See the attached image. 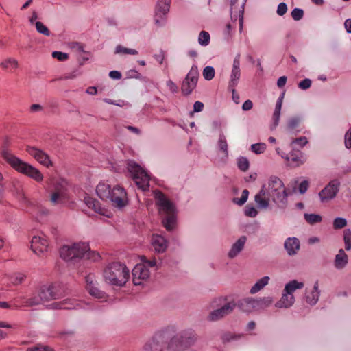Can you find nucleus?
<instances>
[{
  "label": "nucleus",
  "instance_id": "f257e3e1",
  "mask_svg": "<svg viewBox=\"0 0 351 351\" xmlns=\"http://www.w3.org/2000/svg\"><path fill=\"white\" fill-rule=\"evenodd\" d=\"M287 196L283 182L276 176H271L267 186L263 185L259 193L255 195L254 200L259 208H267L270 198L278 207L284 208L287 204Z\"/></svg>",
  "mask_w": 351,
  "mask_h": 351
},
{
  "label": "nucleus",
  "instance_id": "f03ea898",
  "mask_svg": "<svg viewBox=\"0 0 351 351\" xmlns=\"http://www.w3.org/2000/svg\"><path fill=\"white\" fill-rule=\"evenodd\" d=\"M60 257L66 262L75 264L85 258L97 261L100 258L99 254L90 250L86 243H77L71 245H64L60 250Z\"/></svg>",
  "mask_w": 351,
  "mask_h": 351
},
{
  "label": "nucleus",
  "instance_id": "7ed1b4c3",
  "mask_svg": "<svg viewBox=\"0 0 351 351\" xmlns=\"http://www.w3.org/2000/svg\"><path fill=\"white\" fill-rule=\"evenodd\" d=\"M130 277V270L125 264L112 263L104 271V278L108 284L124 286Z\"/></svg>",
  "mask_w": 351,
  "mask_h": 351
},
{
  "label": "nucleus",
  "instance_id": "20e7f679",
  "mask_svg": "<svg viewBox=\"0 0 351 351\" xmlns=\"http://www.w3.org/2000/svg\"><path fill=\"white\" fill-rule=\"evenodd\" d=\"M155 199L160 212L166 215L162 219L163 226L168 231L172 230L175 227L176 219L173 204L159 191L155 192Z\"/></svg>",
  "mask_w": 351,
  "mask_h": 351
},
{
  "label": "nucleus",
  "instance_id": "39448f33",
  "mask_svg": "<svg viewBox=\"0 0 351 351\" xmlns=\"http://www.w3.org/2000/svg\"><path fill=\"white\" fill-rule=\"evenodd\" d=\"M2 154L4 159L19 172L28 176L37 182L43 180L42 173L33 166L23 162L8 151H3Z\"/></svg>",
  "mask_w": 351,
  "mask_h": 351
},
{
  "label": "nucleus",
  "instance_id": "423d86ee",
  "mask_svg": "<svg viewBox=\"0 0 351 351\" xmlns=\"http://www.w3.org/2000/svg\"><path fill=\"white\" fill-rule=\"evenodd\" d=\"M197 341V335L192 330L182 331L173 336L167 343L170 351H185L193 346Z\"/></svg>",
  "mask_w": 351,
  "mask_h": 351
},
{
  "label": "nucleus",
  "instance_id": "0eeeda50",
  "mask_svg": "<svg viewBox=\"0 0 351 351\" xmlns=\"http://www.w3.org/2000/svg\"><path fill=\"white\" fill-rule=\"evenodd\" d=\"M127 169L138 187L143 191H148L149 176L147 172L134 160H128Z\"/></svg>",
  "mask_w": 351,
  "mask_h": 351
},
{
  "label": "nucleus",
  "instance_id": "6e6552de",
  "mask_svg": "<svg viewBox=\"0 0 351 351\" xmlns=\"http://www.w3.org/2000/svg\"><path fill=\"white\" fill-rule=\"evenodd\" d=\"M167 339L165 332H156L144 344L143 351H163L167 346Z\"/></svg>",
  "mask_w": 351,
  "mask_h": 351
},
{
  "label": "nucleus",
  "instance_id": "1a4fd4ad",
  "mask_svg": "<svg viewBox=\"0 0 351 351\" xmlns=\"http://www.w3.org/2000/svg\"><path fill=\"white\" fill-rule=\"evenodd\" d=\"M198 76L197 66L195 65L192 66L181 86V91L183 95L189 96L192 93L197 86Z\"/></svg>",
  "mask_w": 351,
  "mask_h": 351
},
{
  "label": "nucleus",
  "instance_id": "9d476101",
  "mask_svg": "<svg viewBox=\"0 0 351 351\" xmlns=\"http://www.w3.org/2000/svg\"><path fill=\"white\" fill-rule=\"evenodd\" d=\"M226 300L223 298H219V301L221 305L218 308L212 311L208 317V319L212 322L218 321L226 316L231 314L235 308L237 304L234 301H230L222 304L221 302Z\"/></svg>",
  "mask_w": 351,
  "mask_h": 351
},
{
  "label": "nucleus",
  "instance_id": "9b49d317",
  "mask_svg": "<svg viewBox=\"0 0 351 351\" xmlns=\"http://www.w3.org/2000/svg\"><path fill=\"white\" fill-rule=\"evenodd\" d=\"M171 0H158L155 8V23L162 27L166 21V15L169 11Z\"/></svg>",
  "mask_w": 351,
  "mask_h": 351
},
{
  "label": "nucleus",
  "instance_id": "f8f14e48",
  "mask_svg": "<svg viewBox=\"0 0 351 351\" xmlns=\"http://www.w3.org/2000/svg\"><path fill=\"white\" fill-rule=\"evenodd\" d=\"M340 183L337 180L330 182L319 193V197L322 202H327L334 199L339 189Z\"/></svg>",
  "mask_w": 351,
  "mask_h": 351
},
{
  "label": "nucleus",
  "instance_id": "ddd939ff",
  "mask_svg": "<svg viewBox=\"0 0 351 351\" xmlns=\"http://www.w3.org/2000/svg\"><path fill=\"white\" fill-rule=\"evenodd\" d=\"M66 182L62 180L60 182L56 184L54 187V192L52 193L50 198V201L52 204H63L67 199L66 193Z\"/></svg>",
  "mask_w": 351,
  "mask_h": 351
},
{
  "label": "nucleus",
  "instance_id": "4468645a",
  "mask_svg": "<svg viewBox=\"0 0 351 351\" xmlns=\"http://www.w3.org/2000/svg\"><path fill=\"white\" fill-rule=\"evenodd\" d=\"M110 195V201H111L115 206L123 208L127 204V194L123 187L120 186H114L111 190Z\"/></svg>",
  "mask_w": 351,
  "mask_h": 351
},
{
  "label": "nucleus",
  "instance_id": "2eb2a0df",
  "mask_svg": "<svg viewBox=\"0 0 351 351\" xmlns=\"http://www.w3.org/2000/svg\"><path fill=\"white\" fill-rule=\"evenodd\" d=\"M132 281L135 285H141L143 280H147L150 275L149 270L144 264H137L132 269Z\"/></svg>",
  "mask_w": 351,
  "mask_h": 351
},
{
  "label": "nucleus",
  "instance_id": "dca6fc26",
  "mask_svg": "<svg viewBox=\"0 0 351 351\" xmlns=\"http://www.w3.org/2000/svg\"><path fill=\"white\" fill-rule=\"evenodd\" d=\"M49 246L48 241L46 236L43 234L41 235L34 236L32 239L31 248L36 254L40 255L47 252Z\"/></svg>",
  "mask_w": 351,
  "mask_h": 351
},
{
  "label": "nucleus",
  "instance_id": "f3484780",
  "mask_svg": "<svg viewBox=\"0 0 351 351\" xmlns=\"http://www.w3.org/2000/svg\"><path fill=\"white\" fill-rule=\"evenodd\" d=\"M27 153L34 157L39 163L49 167L52 165L49 156L43 150L34 147L27 146L26 148Z\"/></svg>",
  "mask_w": 351,
  "mask_h": 351
},
{
  "label": "nucleus",
  "instance_id": "a211bd4d",
  "mask_svg": "<svg viewBox=\"0 0 351 351\" xmlns=\"http://www.w3.org/2000/svg\"><path fill=\"white\" fill-rule=\"evenodd\" d=\"M86 290L93 297L99 299L105 298V293L98 289L97 282L95 281V276L88 274L86 276Z\"/></svg>",
  "mask_w": 351,
  "mask_h": 351
},
{
  "label": "nucleus",
  "instance_id": "6ab92c4d",
  "mask_svg": "<svg viewBox=\"0 0 351 351\" xmlns=\"http://www.w3.org/2000/svg\"><path fill=\"white\" fill-rule=\"evenodd\" d=\"M241 77V69H240V55L237 54L232 64V69L230 76V81L228 83L229 87H236L239 83V80Z\"/></svg>",
  "mask_w": 351,
  "mask_h": 351
},
{
  "label": "nucleus",
  "instance_id": "aec40b11",
  "mask_svg": "<svg viewBox=\"0 0 351 351\" xmlns=\"http://www.w3.org/2000/svg\"><path fill=\"white\" fill-rule=\"evenodd\" d=\"M281 156L282 158H285L289 162V165L292 167H299L306 161V158L299 151L292 152L285 156L281 154Z\"/></svg>",
  "mask_w": 351,
  "mask_h": 351
},
{
  "label": "nucleus",
  "instance_id": "412c9836",
  "mask_svg": "<svg viewBox=\"0 0 351 351\" xmlns=\"http://www.w3.org/2000/svg\"><path fill=\"white\" fill-rule=\"evenodd\" d=\"M284 247L289 256H294L300 248V242L296 237H289L284 243Z\"/></svg>",
  "mask_w": 351,
  "mask_h": 351
},
{
  "label": "nucleus",
  "instance_id": "4be33fe9",
  "mask_svg": "<svg viewBox=\"0 0 351 351\" xmlns=\"http://www.w3.org/2000/svg\"><path fill=\"white\" fill-rule=\"evenodd\" d=\"M240 310L243 312H252L258 309L256 306V299L253 298H245L238 301L237 304Z\"/></svg>",
  "mask_w": 351,
  "mask_h": 351
},
{
  "label": "nucleus",
  "instance_id": "5701e85b",
  "mask_svg": "<svg viewBox=\"0 0 351 351\" xmlns=\"http://www.w3.org/2000/svg\"><path fill=\"white\" fill-rule=\"evenodd\" d=\"M84 201L86 205L88 208H92L95 213L108 217H110V215L106 213V210L104 208H101L100 203L97 199L90 196H85Z\"/></svg>",
  "mask_w": 351,
  "mask_h": 351
},
{
  "label": "nucleus",
  "instance_id": "b1692460",
  "mask_svg": "<svg viewBox=\"0 0 351 351\" xmlns=\"http://www.w3.org/2000/svg\"><path fill=\"white\" fill-rule=\"evenodd\" d=\"M38 291L42 297L43 302L58 298L57 293L54 291L53 286H42Z\"/></svg>",
  "mask_w": 351,
  "mask_h": 351
},
{
  "label": "nucleus",
  "instance_id": "393cba45",
  "mask_svg": "<svg viewBox=\"0 0 351 351\" xmlns=\"http://www.w3.org/2000/svg\"><path fill=\"white\" fill-rule=\"evenodd\" d=\"M247 241L245 236H241L239 239L233 243L230 250L228 256L230 258H235L244 248L245 244Z\"/></svg>",
  "mask_w": 351,
  "mask_h": 351
},
{
  "label": "nucleus",
  "instance_id": "a878e982",
  "mask_svg": "<svg viewBox=\"0 0 351 351\" xmlns=\"http://www.w3.org/2000/svg\"><path fill=\"white\" fill-rule=\"evenodd\" d=\"M111 190L110 184L101 182L97 186L96 193L101 199L110 200Z\"/></svg>",
  "mask_w": 351,
  "mask_h": 351
},
{
  "label": "nucleus",
  "instance_id": "bb28decb",
  "mask_svg": "<svg viewBox=\"0 0 351 351\" xmlns=\"http://www.w3.org/2000/svg\"><path fill=\"white\" fill-rule=\"evenodd\" d=\"M284 96H285V92L282 93L281 95L277 99L276 106H275V110H274L273 117H272L273 123L271 126V130H274L278 125L280 118V111H281V108H282V105Z\"/></svg>",
  "mask_w": 351,
  "mask_h": 351
},
{
  "label": "nucleus",
  "instance_id": "cd10ccee",
  "mask_svg": "<svg viewBox=\"0 0 351 351\" xmlns=\"http://www.w3.org/2000/svg\"><path fill=\"white\" fill-rule=\"evenodd\" d=\"M152 244L156 252L160 253L165 251L167 247V240L160 235H153Z\"/></svg>",
  "mask_w": 351,
  "mask_h": 351
},
{
  "label": "nucleus",
  "instance_id": "c85d7f7f",
  "mask_svg": "<svg viewBox=\"0 0 351 351\" xmlns=\"http://www.w3.org/2000/svg\"><path fill=\"white\" fill-rule=\"evenodd\" d=\"M294 302L295 298L293 295H290L283 291L280 300L276 303V306L279 308H288L294 304Z\"/></svg>",
  "mask_w": 351,
  "mask_h": 351
},
{
  "label": "nucleus",
  "instance_id": "c756f323",
  "mask_svg": "<svg viewBox=\"0 0 351 351\" xmlns=\"http://www.w3.org/2000/svg\"><path fill=\"white\" fill-rule=\"evenodd\" d=\"M348 262V255L345 253L343 249H340L339 250V253L335 258L334 265L335 268L337 269H342L347 265Z\"/></svg>",
  "mask_w": 351,
  "mask_h": 351
},
{
  "label": "nucleus",
  "instance_id": "7c9ffc66",
  "mask_svg": "<svg viewBox=\"0 0 351 351\" xmlns=\"http://www.w3.org/2000/svg\"><path fill=\"white\" fill-rule=\"evenodd\" d=\"M43 302V301L38 290L34 292L29 298H23L22 302L23 306L27 307L39 305Z\"/></svg>",
  "mask_w": 351,
  "mask_h": 351
},
{
  "label": "nucleus",
  "instance_id": "2f4dec72",
  "mask_svg": "<svg viewBox=\"0 0 351 351\" xmlns=\"http://www.w3.org/2000/svg\"><path fill=\"white\" fill-rule=\"evenodd\" d=\"M79 305L78 302L72 300H64L60 302H56L51 304L53 308L57 309H74Z\"/></svg>",
  "mask_w": 351,
  "mask_h": 351
},
{
  "label": "nucleus",
  "instance_id": "473e14b6",
  "mask_svg": "<svg viewBox=\"0 0 351 351\" xmlns=\"http://www.w3.org/2000/svg\"><path fill=\"white\" fill-rule=\"evenodd\" d=\"M319 297V284L318 281L315 282L313 286V289L309 295H307L306 297V301L308 304L311 305H315Z\"/></svg>",
  "mask_w": 351,
  "mask_h": 351
},
{
  "label": "nucleus",
  "instance_id": "72a5a7b5",
  "mask_svg": "<svg viewBox=\"0 0 351 351\" xmlns=\"http://www.w3.org/2000/svg\"><path fill=\"white\" fill-rule=\"evenodd\" d=\"M304 283L302 282H298L296 280H293L288 283L286 284L283 291L285 293L293 295V293L296 289H300L304 287Z\"/></svg>",
  "mask_w": 351,
  "mask_h": 351
},
{
  "label": "nucleus",
  "instance_id": "f704fd0d",
  "mask_svg": "<svg viewBox=\"0 0 351 351\" xmlns=\"http://www.w3.org/2000/svg\"><path fill=\"white\" fill-rule=\"evenodd\" d=\"M269 279L270 278L269 276H264L261 279L258 280L256 282L250 289V293L251 294H255L259 291H261L269 283Z\"/></svg>",
  "mask_w": 351,
  "mask_h": 351
},
{
  "label": "nucleus",
  "instance_id": "c9c22d12",
  "mask_svg": "<svg viewBox=\"0 0 351 351\" xmlns=\"http://www.w3.org/2000/svg\"><path fill=\"white\" fill-rule=\"evenodd\" d=\"M217 145L220 151H221L226 156V157L228 156V143L226 141V136L223 132H220L219 135V139L217 141Z\"/></svg>",
  "mask_w": 351,
  "mask_h": 351
},
{
  "label": "nucleus",
  "instance_id": "e433bc0d",
  "mask_svg": "<svg viewBox=\"0 0 351 351\" xmlns=\"http://www.w3.org/2000/svg\"><path fill=\"white\" fill-rule=\"evenodd\" d=\"M241 337V335H237L230 332H224L221 335V339L223 343L237 341Z\"/></svg>",
  "mask_w": 351,
  "mask_h": 351
},
{
  "label": "nucleus",
  "instance_id": "4c0bfd02",
  "mask_svg": "<svg viewBox=\"0 0 351 351\" xmlns=\"http://www.w3.org/2000/svg\"><path fill=\"white\" fill-rule=\"evenodd\" d=\"M301 119L298 117H291L287 124V130L289 132H293L299 126Z\"/></svg>",
  "mask_w": 351,
  "mask_h": 351
},
{
  "label": "nucleus",
  "instance_id": "58836bf2",
  "mask_svg": "<svg viewBox=\"0 0 351 351\" xmlns=\"http://www.w3.org/2000/svg\"><path fill=\"white\" fill-rule=\"evenodd\" d=\"M1 66L3 69H7L10 66L13 69H17L19 67V62L15 58H6L5 60H4L1 63Z\"/></svg>",
  "mask_w": 351,
  "mask_h": 351
},
{
  "label": "nucleus",
  "instance_id": "ea45409f",
  "mask_svg": "<svg viewBox=\"0 0 351 351\" xmlns=\"http://www.w3.org/2000/svg\"><path fill=\"white\" fill-rule=\"evenodd\" d=\"M304 217V219L306 221V222L311 225H313L315 223H319L322 220V216L319 215H317V214L305 213Z\"/></svg>",
  "mask_w": 351,
  "mask_h": 351
},
{
  "label": "nucleus",
  "instance_id": "a19ab883",
  "mask_svg": "<svg viewBox=\"0 0 351 351\" xmlns=\"http://www.w3.org/2000/svg\"><path fill=\"white\" fill-rule=\"evenodd\" d=\"M273 300L270 297H263L256 299V306L258 309L263 308L271 304Z\"/></svg>",
  "mask_w": 351,
  "mask_h": 351
},
{
  "label": "nucleus",
  "instance_id": "79ce46f5",
  "mask_svg": "<svg viewBox=\"0 0 351 351\" xmlns=\"http://www.w3.org/2000/svg\"><path fill=\"white\" fill-rule=\"evenodd\" d=\"M210 34L206 31L200 32L198 37V43L202 46H207L210 43Z\"/></svg>",
  "mask_w": 351,
  "mask_h": 351
},
{
  "label": "nucleus",
  "instance_id": "37998d69",
  "mask_svg": "<svg viewBox=\"0 0 351 351\" xmlns=\"http://www.w3.org/2000/svg\"><path fill=\"white\" fill-rule=\"evenodd\" d=\"M237 166L241 171H246L249 169V160L245 157L240 156L237 158Z\"/></svg>",
  "mask_w": 351,
  "mask_h": 351
},
{
  "label": "nucleus",
  "instance_id": "c03bdc74",
  "mask_svg": "<svg viewBox=\"0 0 351 351\" xmlns=\"http://www.w3.org/2000/svg\"><path fill=\"white\" fill-rule=\"evenodd\" d=\"M35 27H36V31L38 33L43 34L46 36H50L51 32H50L49 29L42 22H40V21L35 22Z\"/></svg>",
  "mask_w": 351,
  "mask_h": 351
},
{
  "label": "nucleus",
  "instance_id": "a18cd8bd",
  "mask_svg": "<svg viewBox=\"0 0 351 351\" xmlns=\"http://www.w3.org/2000/svg\"><path fill=\"white\" fill-rule=\"evenodd\" d=\"M249 195V191L247 189H244L242 191L241 197L240 198L234 197L232 199V202L239 205L242 206L243 205L247 200Z\"/></svg>",
  "mask_w": 351,
  "mask_h": 351
},
{
  "label": "nucleus",
  "instance_id": "49530a36",
  "mask_svg": "<svg viewBox=\"0 0 351 351\" xmlns=\"http://www.w3.org/2000/svg\"><path fill=\"white\" fill-rule=\"evenodd\" d=\"M115 53L136 55L138 51L136 49L126 48L119 45L115 48Z\"/></svg>",
  "mask_w": 351,
  "mask_h": 351
},
{
  "label": "nucleus",
  "instance_id": "de8ad7c7",
  "mask_svg": "<svg viewBox=\"0 0 351 351\" xmlns=\"http://www.w3.org/2000/svg\"><path fill=\"white\" fill-rule=\"evenodd\" d=\"M250 149L252 152L256 154H262L266 149V144L264 143L252 144L250 147Z\"/></svg>",
  "mask_w": 351,
  "mask_h": 351
},
{
  "label": "nucleus",
  "instance_id": "09e8293b",
  "mask_svg": "<svg viewBox=\"0 0 351 351\" xmlns=\"http://www.w3.org/2000/svg\"><path fill=\"white\" fill-rule=\"evenodd\" d=\"M343 241L346 250H350L351 249V230L350 229H346L343 231Z\"/></svg>",
  "mask_w": 351,
  "mask_h": 351
},
{
  "label": "nucleus",
  "instance_id": "8fccbe9b",
  "mask_svg": "<svg viewBox=\"0 0 351 351\" xmlns=\"http://www.w3.org/2000/svg\"><path fill=\"white\" fill-rule=\"evenodd\" d=\"M215 69L213 66H207L204 69L203 76L206 80H211L215 77Z\"/></svg>",
  "mask_w": 351,
  "mask_h": 351
},
{
  "label": "nucleus",
  "instance_id": "3c124183",
  "mask_svg": "<svg viewBox=\"0 0 351 351\" xmlns=\"http://www.w3.org/2000/svg\"><path fill=\"white\" fill-rule=\"evenodd\" d=\"M347 225V221L345 218L337 217L333 221V228L336 230L344 228Z\"/></svg>",
  "mask_w": 351,
  "mask_h": 351
},
{
  "label": "nucleus",
  "instance_id": "603ef678",
  "mask_svg": "<svg viewBox=\"0 0 351 351\" xmlns=\"http://www.w3.org/2000/svg\"><path fill=\"white\" fill-rule=\"evenodd\" d=\"M25 276L21 273L14 274L10 278V282L14 285L21 284L25 279Z\"/></svg>",
  "mask_w": 351,
  "mask_h": 351
},
{
  "label": "nucleus",
  "instance_id": "864d4df0",
  "mask_svg": "<svg viewBox=\"0 0 351 351\" xmlns=\"http://www.w3.org/2000/svg\"><path fill=\"white\" fill-rule=\"evenodd\" d=\"M292 18L295 21H300L304 16V11L300 8H294L291 13Z\"/></svg>",
  "mask_w": 351,
  "mask_h": 351
},
{
  "label": "nucleus",
  "instance_id": "5fc2aeb1",
  "mask_svg": "<svg viewBox=\"0 0 351 351\" xmlns=\"http://www.w3.org/2000/svg\"><path fill=\"white\" fill-rule=\"evenodd\" d=\"M27 351H53V349L47 346L38 345L27 348Z\"/></svg>",
  "mask_w": 351,
  "mask_h": 351
},
{
  "label": "nucleus",
  "instance_id": "6e6d98bb",
  "mask_svg": "<svg viewBox=\"0 0 351 351\" xmlns=\"http://www.w3.org/2000/svg\"><path fill=\"white\" fill-rule=\"evenodd\" d=\"M245 215L247 217H255L258 215V211L254 206H247L245 208Z\"/></svg>",
  "mask_w": 351,
  "mask_h": 351
},
{
  "label": "nucleus",
  "instance_id": "4d7b16f0",
  "mask_svg": "<svg viewBox=\"0 0 351 351\" xmlns=\"http://www.w3.org/2000/svg\"><path fill=\"white\" fill-rule=\"evenodd\" d=\"M52 57L57 58L60 61H65L69 58V55L60 51H53L52 53Z\"/></svg>",
  "mask_w": 351,
  "mask_h": 351
},
{
  "label": "nucleus",
  "instance_id": "13d9d810",
  "mask_svg": "<svg viewBox=\"0 0 351 351\" xmlns=\"http://www.w3.org/2000/svg\"><path fill=\"white\" fill-rule=\"evenodd\" d=\"M312 82L308 78H305L298 83V88L302 90H306L309 88L311 86Z\"/></svg>",
  "mask_w": 351,
  "mask_h": 351
},
{
  "label": "nucleus",
  "instance_id": "bf43d9fd",
  "mask_svg": "<svg viewBox=\"0 0 351 351\" xmlns=\"http://www.w3.org/2000/svg\"><path fill=\"white\" fill-rule=\"evenodd\" d=\"M287 11V5L285 3H280L277 8V14L279 16H283Z\"/></svg>",
  "mask_w": 351,
  "mask_h": 351
},
{
  "label": "nucleus",
  "instance_id": "052dcab7",
  "mask_svg": "<svg viewBox=\"0 0 351 351\" xmlns=\"http://www.w3.org/2000/svg\"><path fill=\"white\" fill-rule=\"evenodd\" d=\"M166 85H167V88H169V90L172 93H178V87L172 80H167L166 82Z\"/></svg>",
  "mask_w": 351,
  "mask_h": 351
},
{
  "label": "nucleus",
  "instance_id": "680f3d73",
  "mask_svg": "<svg viewBox=\"0 0 351 351\" xmlns=\"http://www.w3.org/2000/svg\"><path fill=\"white\" fill-rule=\"evenodd\" d=\"M142 260L143 261V264L147 266V267H156V269L158 268L157 263H156V260L155 258H154L152 260H147L145 256H143Z\"/></svg>",
  "mask_w": 351,
  "mask_h": 351
},
{
  "label": "nucleus",
  "instance_id": "e2e57ef3",
  "mask_svg": "<svg viewBox=\"0 0 351 351\" xmlns=\"http://www.w3.org/2000/svg\"><path fill=\"white\" fill-rule=\"evenodd\" d=\"M344 143L346 148H351V128L345 134Z\"/></svg>",
  "mask_w": 351,
  "mask_h": 351
},
{
  "label": "nucleus",
  "instance_id": "0e129e2a",
  "mask_svg": "<svg viewBox=\"0 0 351 351\" xmlns=\"http://www.w3.org/2000/svg\"><path fill=\"white\" fill-rule=\"evenodd\" d=\"M204 105L202 102L197 101L193 104V111L191 112L192 114L193 112H200L203 110Z\"/></svg>",
  "mask_w": 351,
  "mask_h": 351
},
{
  "label": "nucleus",
  "instance_id": "69168bd1",
  "mask_svg": "<svg viewBox=\"0 0 351 351\" xmlns=\"http://www.w3.org/2000/svg\"><path fill=\"white\" fill-rule=\"evenodd\" d=\"M308 186H309V183L307 180L302 181L300 184L299 187H298L299 192L301 194H304L308 190Z\"/></svg>",
  "mask_w": 351,
  "mask_h": 351
},
{
  "label": "nucleus",
  "instance_id": "338daca9",
  "mask_svg": "<svg viewBox=\"0 0 351 351\" xmlns=\"http://www.w3.org/2000/svg\"><path fill=\"white\" fill-rule=\"evenodd\" d=\"M292 143H297L299 145H300V147H304L305 145L307 144L308 141H307L306 137L302 136V137L295 138V140L293 141Z\"/></svg>",
  "mask_w": 351,
  "mask_h": 351
},
{
  "label": "nucleus",
  "instance_id": "774afa93",
  "mask_svg": "<svg viewBox=\"0 0 351 351\" xmlns=\"http://www.w3.org/2000/svg\"><path fill=\"white\" fill-rule=\"evenodd\" d=\"M228 89L232 92V99L233 101L236 103V104H239V94L236 92V90H235V87H229L228 86Z\"/></svg>",
  "mask_w": 351,
  "mask_h": 351
}]
</instances>
